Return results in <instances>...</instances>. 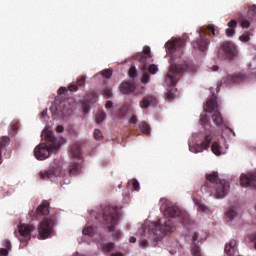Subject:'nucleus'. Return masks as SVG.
Listing matches in <instances>:
<instances>
[{
  "label": "nucleus",
  "instance_id": "obj_41",
  "mask_svg": "<svg viewBox=\"0 0 256 256\" xmlns=\"http://www.w3.org/2000/svg\"><path fill=\"white\" fill-rule=\"evenodd\" d=\"M70 173L72 174L79 173V165L77 163L73 162V165L70 168Z\"/></svg>",
  "mask_w": 256,
  "mask_h": 256
},
{
  "label": "nucleus",
  "instance_id": "obj_4",
  "mask_svg": "<svg viewBox=\"0 0 256 256\" xmlns=\"http://www.w3.org/2000/svg\"><path fill=\"white\" fill-rule=\"evenodd\" d=\"M207 181L202 191L208 193L214 199H223L229 193L231 185L226 180L219 179V172H211L206 175Z\"/></svg>",
  "mask_w": 256,
  "mask_h": 256
},
{
  "label": "nucleus",
  "instance_id": "obj_16",
  "mask_svg": "<svg viewBox=\"0 0 256 256\" xmlns=\"http://www.w3.org/2000/svg\"><path fill=\"white\" fill-rule=\"evenodd\" d=\"M226 219L235 225V221L241 220V212L237 208H230L226 213Z\"/></svg>",
  "mask_w": 256,
  "mask_h": 256
},
{
  "label": "nucleus",
  "instance_id": "obj_18",
  "mask_svg": "<svg viewBox=\"0 0 256 256\" xmlns=\"http://www.w3.org/2000/svg\"><path fill=\"white\" fill-rule=\"evenodd\" d=\"M86 79L87 77L85 76H81L80 78H77L76 84H70L68 86V90L72 92L79 91V87H84Z\"/></svg>",
  "mask_w": 256,
  "mask_h": 256
},
{
  "label": "nucleus",
  "instance_id": "obj_45",
  "mask_svg": "<svg viewBox=\"0 0 256 256\" xmlns=\"http://www.w3.org/2000/svg\"><path fill=\"white\" fill-rule=\"evenodd\" d=\"M226 35H227V37H233V35H235V29L234 28H227L226 29Z\"/></svg>",
  "mask_w": 256,
  "mask_h": 256
},
{
  "label": "nucleus",
  "instance_id": "obj_27",
  "mask_svg": "<svg viewBox=\"0 0 256 256\" xmlns=\"http://www.w3.org/2000/svg\"><path fill=\"white\" fill-rule=\"evenodd\" d=\"M195 205H197L198 207V211L200 213H211V210L209 209V207L205 206L203 203L194 200Z\"/></svg>",
  "mask_w": 256,
  "mask_h": 256
},
{
  "label": "nucleus",
  "instance_id": "obj_36",
  "mask_svg": "<svg viewBox=\"0 0 256 256\" xmlns=\"http://www.w3.org/2000/svg\"><path fill=\"white\" fill-rule=\"evenodd\" d=\"M248 17H251V19H256V6L253 5L251 8L248 10Z\"/></svg>",
  "mask_w": 256,
  "mask_h": 256
},
{
  "label": "nucleus",
  "instance_id": "obj_51",
  "mask_svg": "<svg viewBox=\"0 0 256 256\" xmlns=\"http://www.w3.org/2000/svg\"><path fill=\"white\" fill-rule=\"evenodd\" d=\"M130 123H132V125H137V116L132 115L130 118Z\"/></svg>",
  "mask_w": 256,
  "mask_h": 256
},
{
  "label": "nucleus",
  "instance_id": "obj_53",
  "mask_svg": "<svg viewBox=\"0 0 256 256\" xmlns=\"http://www.w3.org/2000/svg\"><path fill=\"white\" fill-rule=\"evenodd\" d=\"M56 131H57V133H63V131H64L63 126H62V125H58V126L56 127Z\"/></svg>",
  "mask_w": 256,
  "mask_h": 256
},
{
  "label": "nucleus",
  "instance_id": "obj_30",
  "mask_svg": "<svg viewBox=\"0 0 256 256\" xmlns=\"http://www.w3.org/2000/svg\"><path fill=\"white\" fill-rule=\"evenodd\" d=\"M108 231L110 233H112V237H114V239H120L121 232L119 230H115V225L114 224H112L111 226H108Z\"/></svg>",
  "mask_w": 256,
  "mask_h": 256
},
{
  "label": "nucleus",
  "instance_id": "obj_52",
  "mask_svg": "<svg viewBox=\"0 0 256 256\" xmlns=\"http://www.w3.org/2000/svg\"><path fill=\"white\" fill-rule=\"evenodd\" d=\"M105 107H106V109H113V102L107 101Z\"/></svg>",
  "mask_w": 256,
  "mask_h": 256
},
{
  "label": "nucleus",
  "instance_id": "obj_14",
  "mask_svg": "<svg viewBox=\"0 0 256 256\" xmlns=\"http://www.w3.org/2000/svg\"><path fill=\"white\" fill-rule=\"evenodd\" d=\"M153 105H157V98L153 94L145 95L140 101L141 109H149Z\"/></svg>",
  "mask_w": 256,
  "mask_h": 256
},
{
  "label": "nucleus",
  "instance_id": "obj_6",
  "mask_svg": "<svg viewBox=\"0 0 256 256\" xmlns=\"http://www.w3.org/2000/svg\"><path fill=\"white\" fill-rule=\"evenodd\" d=\"M136 59L140 63L139 67H140L141 71H147V69H148V72L151 75H155L157 73V71H159V68L157 67V65L151 64V63H153V56L151 55V48L145 47L143 49V52H139L136 55Z\"/></svg>",
  "mask_w": 256,
  "mask_h": 256
},
{
  "label": "nucleus",
  "instance_id": "obj_9",
  "mask_svg": "<svg viewBox=\"0 0 256 256\" xmlns=\"http://www.w3.org/2000/svg\"><path fill=\"white\" fill-rule=\"evenodd\" d=\"M237 51V48L235 47V44L231 42H224L219 51H218V57L220 59H233L235 57V53Z\"/></svg>",
  "mask_w": 256,
  "mask_h": 256
},
{
  "label": "nucleus",
  "instance_id": "obj_48",
  "mask_svg": "<svg viewBox=\"0 0 256 256\" xmlns=\"http://www.w3.org/2000/svg\"><path fill=\"white\" fill-rule=\"evenodd\" d=\"M228 27L230 29H235V27H237V21L236 20H231L230 22H228Z\"/></svg>",
  "mask_w": 256,
  "mask_h": 256
},
{
  "label": "nucleus",
  "instance_id": "obj_33",
  "mask_svg": "<svg viewBox=\"0 0 256 256\" xmlns=\"http://www.w3.org/2000/svg\"><path fill=\"white\" fill-rule=\"evenodd\" d=\"M128 185H132L134 191H139V189H140L139 180H137V179L130 180L128 182Z\"/></svg>",
  "mask_w": 256,
  "mask_h": 256
},
{
  "label": "nucleus",
  "instance_id": "obj_49",
  "mask_svg": "<svg viewBox=\"0 0 256 256\" xmlns=\"http://www.w3.org/2000/svg\"><path fill=\"white\" fill-rule=\"evenodd\" d=\"M9 255V250L5 248L0 249V256H8Z\"/></svg>",
  "mask_w": 256,
  "mask_h": 256
},
{
  "label": "nucleus",
  "instance_id": "obj_61",
  "mask_svg": "<svg viewBox=\"0 0 256 256\" xmlns=\"http://www.w3.org/2000/svg\"><path fill=\"white\" fill-rule=\"evenodd\" d=\"M161 209H163V205L161 206Z\"/></svg>",
  "mask_w": 256,
  "mask_h": 256
},
{
  "label": "nucleus",
  "instance_id": "obj_32",
  "mask_svg": "<svg viewBox=\"0 0 256 256\" xmlns=\"http://www.w3.org/2000/svg\"><path fill=\"white\" fill-rule=\"evenodd\" d=\"M97 99H99V95L95 92H91L88 94V103H97Z\"/></svg>",
  "mask_w": 256,
  "mask_h": 256
},
{
  "label": "nucleus",
  "instance_id": "obj_25",
  "mask_svg": "<svg viewBox=\"0 0 256 256\" xmlns=\"http://www.w3.org/2000/svg\"><path fill=\"white\" fill-rule=\"evenodd\" d=\"M71 155L74 159H81V146L73 145L71 148Z\"/></svg>",
  "mask_w": 256,
  "mask_h": 256
},
{
  "label": "nucleus",
  "instance_id": "obj_54",
  "mask_svg": "<svg viewBox=\"0 0 256 256\" xmlns=\"http://www.w3.org/2000/svg\"><path fill=\"white\" fill-rule=\"evenodd\" d=\"M4 243H5V247H7V249L11 248V242H9V240H5Z\"/></svg>",
  "mask_w": 256,
  "mask_h": 256
},
{
  "label": "nucleus",
  "instance_id": "obj_58",
  "mask_svg": "<svg viewBox=\"0 0 256 256\" xmlns=\"http://www.w3.org/2000/svg\"><path fill=\"white\" fill-rule=\"evenodd\" d=\"M113 256H123V254H121V253H116V254H114Z\"/></svg>",
  "mask_w": 256,
  "mask_h": 256
},
{
  "label": "nucleus",
  "instance_id": "obj_21",
  "mask_svg": "<svg viewBox=\"0 0 256 256\" xmlns=\"http://www.w3.org/2000/svg\"><path fill=\"white\" fill-rule=\"evenodd\" d=\"M211 151L214 153V155H224L225 151L222 147H220L219 142H213L211 146Z\"/></svg>",
  "mask_w": 256,
  "mask_h": 256
},
{
  "label": "nucleus",
  "instance_id": "obj_5",
  "mask_svg": "<svg viewBox=\"0 0 256 256\" xmlns=\"http://www.w3.org/2000/svg\"><path fill=\"white\" fill-rule=\"evenodd\" d=\"M197 66L193 64V62L188 61L183 64H171L169 72L166 75L165 81L166 85L169 87H175L177 85V81L183 77L184 73H196Z\"/></svg>",
  "mask_w": 256,
  "mask_h": 256
},
{
  "label": "nucleus",
  "instance_id": "obj_31",
  "mask_svg": "<svg viewBox=\"0 0 256 256\" xmlns=\"http://www.w3.org/2000/svg\"><path fill=\"white\" fill-rule=\"evenodd\" d=\"M102 95L105 99H111L113 97V90L111 88L103 89Z\"/></svg>",
  "mask_w": 256,
  "mask_h": 256
},
{
  "label": "nucleus",
  "instance_id": "obj_15",
  "mask_svg": "<svg viewBox=\"0 0 256 256\" xmlns=\"http://www.w3.org/2000/svg\"><path fill=\"white\" fill-rule=\"evenodd\" d=\"M224 252L227 256H235L239 253V249L237 248V241L236 240H230L228 243H226Z\"/></svg>",
  "mask_w": 256,
  "mask_h": 256
},
{
  "label": "nucleus",
  "instance_id": "obj_40",
  "mask_svg": "<svg viewBox=\"0 0 256 256\" xmlns=\"http://www.w3.org/2000/svg\"><path fill=\"white\" fill-rule=\"evenodd\" d=\"M129 76L133 79L134 77L137 76V69L135 66H131L129 69Z\"/></svg>",
  "mask_w": 256,
  "mask_h": 256
},
{
  "label": "nucleus",
  "instance_id": "obj_7",
  "mask_svg": "<svg viewBox=\"0 0 256 256\" xmlns=\"http://www.w3.org/2000/svg\"><path fill=\"white\" fill-rule=\"evenodd\" d=\"M213 35L215 37V26L208 25L207 28L202 27L199 30V38L192 42V47L198 49V51H207L209 47V37Z\"/></svg>",
  "mask_w": 256,
  "mask_h": 256
},
{
  "label": "nucleus",
  "instance_id": "obj_23",
  "mask_svg": "<svg viewBox=\"0 0 256 256\" xmlns=\"http://www.w3.org/2000/svg\"><path fill=\"white\" fill-rule=\"evenodd\" d=\"M216 107H217V101L215 99H210L206 103V112L213 113Z\"/></svg>",
  "mask_w": 256,
  "mask_h": 256
},
{
  "label": "nucleus",
  "instance_id": "obj_22",
  "mask_svg": "<svg viewBox=\"0 0 256 256\" xmlns=\"http://www.w3.org/2000/svg\"><path fill=\"white\" fill-rule=\"evenodd\" d=\"M212 121L217 125V127H221V125H223V117H221V113L219 111H215L213 113Z\"/></svg>",
  "mask_w": 256,
  "mask_h": 256
},
{
  "label": "nucleus",
  "instance_id": "obj_3",
  "mask_svg": "<svg viewBox=\"0 0 256 256\" xmlns=\"http://www.w3.org/2000/svg\"><path fill=\"white\" fill-rule=\"evenodd\" d=\"M46 143H40L34 149V157L38 159V161H45L51 156V152L59 151L61 149V145H64L65 138H57L53 135L51 130H46L44 132Z\"/></svg>",
  "mask_w": 256,
  "mask_h": 256
},
{
  "label": "nucleus",
  "instance_id": "obj_39",
  "mask_svg": "<svg viewBox=\"0 0 256 256\" xmlns=\"http://www.w3.org/2000/svg\"><path fill=\"white\" fill-rule=\"evenodd\" d=\"M127 114V108L125 106H122L119 110H118V117H125V115Z\"/></svg>",
  "mask_w": 256,
  "mask_h": 256
},
{
  "label": "nucleus",
  "instance_id": "obj_50",
  "mask_svg": "<svg viewBox=\"0 0 256 256\" xmlns=\"http://www.w3.org/2000/svg\"><path fill=\"white\" fill-rule=\"evenodd\" d=\"M82 109L84 113H89V104L83 103L82 104Z\"/></svg>",
  "mask_w": 256,
  "mask_h": 256
},
{
  "label": "nucleus",
  "instance_id": "obj_29",
  "mask_svg": "<svg viewBox=\"0 0 256 256\" xmlns=\"http://www.w3.org/2000/svg\"><path fill=\"white\" fill-rule=\"evenodd\" d=\"M11 142V138L4 136L0 139V159H1V149H5L7 145Z\"/></svg>",
  "mask_w": 256,
  "mask_h": 256
},
{
  "label": "nucleus",
  "instance_id": "obj_47",
  "mask_svg": "<svg viewBox=\"0 0 256 256\" xmlns=\"http://www.w3.org/2000/svg\"><path fill=\"white\" fill-rule=\"evenodd\" d=\"M67 91H69V88L67 89L66 87H60L58 89V95H65V93H67Z\"/></svg>",
  "mask_w": 256,
  "mask_h": 256
},
{
  "label": "nucleus",
  "instance_id": "obj_20",
  "mask_svg": "<svg viewBox=\"0 0 256 256\" xmlns=\"http://www.w3.org/2000/svg\"><path fill=\"white\" fill-rule=\"evenodd\" d=\"M229 79L232 81V83H242V81L247 79V76L243 73H236L232 76H229Z\"/></svg>",
  "mask_w": 256,
  "mask_h": 256
},
{
  "label": "nucleus",
  "instance_id": "obj_26",
  "mask_svg": "<svg viewBox=\"0 0 256 256\" xmlns=\"http://www.w3.org/2000/svg\"><path fill=\"white\" fill-rule=\"evenodd\" d=\"M139 129L145 135H151V127L149 126V124H147V122H140Z\"/></svg>",
  "mask_w": 256,
  "mask_h": 256
},
{
  "label": "nucleus",
  "instance_id": "obj_24",
  "mask_svg": "<svg viewBox=\"0 0 256 256\" xmlns=\"http://www.w3.org/2000/svg\"><path fill=\"white\" fill-rule=\"evenodd\" d=\"M59 168L55 169V170H50L47 173L41 172V178L45 179L46 177H48V179H53V175H55V177H59Z\"/></svg>",
  "mask_w": 256,
  "mask_h": 256
},
{
  "label": "nucleus",
  "instance_id": "obj_10",
  "mask_svg": "<svg viewBox=\"0 0 256 256\" xmlns=\"http://www.w3.org/2000/svg\"><path fill=\"white\" fill-rule=\"evenodd\" d=\"M211 141H213V136L207 135L201 144H189V150L191 153H202V151H207V149L211 147Z\"/></svg>",
  "mask_w": 256,
  "mask_h": 256
},
{
  "label": "nucleus",
  "instance_id": "obj_2",
  "mask_svg": "<svg viewBox=\"0 0 256 256\" xmlns=\"http://www.w3.org/2000/svg\"><path fill=\"white\" fill-rule=\"evenodd\" d=\"M53 227H55V219L46 218L39 224L37 231H35V227L31 224H22L18 226V230L14 231V235L19 239L20 243L27 245V241L31 237H37L38 239L51 237L53 235Z\"/></svg>",
  "mask_w": 256,
  "mask_h": 256
},
{
  "label": "nucleus",
  "instance_id": "obj_55",
  "mask_svg": "<svg viewBox=\"0 0 256 256\" xmlns=\"http://www.w3.org/2000/svg\"><path fill=\"white\" fill-rule=\"evenodd\" d=\"M137 241V238H135V237H133V236H131L130 238H129V242L130 243H135Z\"/></svg>",
  "mask_w": 256,
  "mask_h": 256
},
{
  "label": "nucleus",
  "instance_id": "obj_46",
  "mask_svg": "<svg viewBox=\"0 0 256 256\" xmlns=\"http://www.w3.org/2000/svg\"><path fill=\"white\" fill-rule=\"evenodd\" d=\"M240 41H242V43H247V41H249V34H242L239 37Z\"/></svg>",
  "mask_w": 256,
  "mask_h": 256
},
{
  "label": "nucleus",
  "instance_id": "obj_13",
  "mask_svg": "<svg viewBox=\"0 0 256 256\" xmlns=\"http://www.w3.org/2000/svg\"><path fill=\"white\" fill-rule=\"evenodd\" d=\"M82 235L84 239H87L89 242L97 241V230L89 224L83 228Z\"/></svg>",
  "mask_w": 256,
  "mask_h": 256
},
{
  "label": "nucleus",
  "instance_id": "obj_38",
  "mask_svg": "<svg viewBox=\"0 0 256 256\" xmlns=\"http://www.w3.org/2000/svg\"><path fill=\"white\" fill-rule=\"evenodd\" d=\"M175 89H171L167 92V99L169 101H173V99H175Z\"/></svg>",
  "mask_w": 256,
  "mask_h": 256
},
{
  "label": "nucleus",
  "instance_id": "obj_43",
  "mask_svg": "<svg viewBox=\"0 0 256 256\" xmlns=\"http://www.w3.org/2000/svg\"><path fill=\"white\" fill-rule=\"evenodd\" d=\"M102 75L105 77V79H111V76L113 75V71L104 70L102 71Z\"/></svg>",
  "mask_w": 256,
  "mask_h": 256
},
{
  "label": "nucleus",
  "instance_id": "obj_42",
  "mask_svg": "<svg viewBox=\"0 0 256 256\" xmlns=\"http://www.w3.org/2000/svg\"><path fill=\"white\" fill-rule=\"evenodd\" d=\"M149 79H150L149 73L144 72L141 78L142 83L144 84L149 83Z\"/></svg>",
  "mask_w": 256,
  "mask_h": 256
},
{
  "label": "nucleus",
  "instance_id": "obj_1",
  "mask_svg": "<svg viewBox=\"0 0 256 256\" xmlns=\"http://www.w3.org/2000/svg\"><path fill=\"white\" fill-rule=\"evenodd\" d=\"M165 220L159 219L157 222L146 220L141 228L136 232L140 247H156L167 233L171 232V219L180 218V221L185 219V213L177 206H168L165 211Z\"/></svg>",
  "mask_w": 256,
  "mask_h": 256
},
{
  "label": "nucleus",
  "instance_id": "obj_57",
  "mask_svg": "<svg viewBox=\"0 0 256 256\" xmlns=\"http://www.w3.org/2000/svg\"><path fill=\"white\" fill-rule=\"evenodd\" d=\"M254 247L256 249V233L254 234Z\"/></svg>",
  "mask_w": 256,
  "mask_h": 256
},
{
  "label": "nucleus",
  "instance_id": "obj_59",
  "mask_svg": "<svg viewBox=\"0 0 256 256\" xmlns=\"http://www.w3.org/2000/svg\"><path fill=\"white\" fill-rule=\"evenodd\" d=\"M42 115H43V116L47 115V111L44 110V111L42 112Z\"/></svg>",
  "mask_w": 256,
  "mask_h": 256
},
{
  "label": "nucleus",
  "instance_id": "obj_8",
  "mask_svg": "<svg viewBox=\"0 0 256 256\" xmlns=\"http://www.w3.org/2000/svg\"><path fill=\"white\" fill-rule=\"evenodd\" d=\"M185 239L191 245L192 255L201 256V248L199 247V243H203V241L207 239V232H190L188 235H186Z\"/></svg>",
  "mask_w": 256,
  "mask_h": 256
},
{
  "label": "nucleus",
  "instance_id": "obj_34",
  "mask_svg": "<svg viewBox=\"0 0 256 256\" xmlns=\"http://www.w3.org/2000/svg\"><path fill=\"white\" fill-rule=\"evenodd\" d=\"M113 249H115V244L113 243H107L103 245V251L106 253H110V251H113Z\"/></svg>",
  "mask_w": 256,
  "mask_h": 256
},
{
  "label": "nucleus",
  "instance_id": "obj_19",
  "mask_svg": "<svg viewBox=\"0 0 256 256\" xmlns=\"http://www.w3.org/2000/svg\"><path fill=\"white\" fill-rule=\"evenodd\" d=\"M49 215V202L44 200L37 208V217Z\"/></svg>",
  "mask_w": 256,
  "mask_h": 256
},
{
  "label": "nucleus",
  "instance_id": "obj_11",
  "mask_svg": "<svg viewBox=\"0 0 256 256\" xmlns=\"http://www.w3.org/2000/svg\"><path fill=\"white\" fill-rule=\"evenodd\" d=\"M240 185L247 189H256V173H242L240 176Z\"/></svg>",
  "mask_w": 256,
  "mask_h": 256
},
{
  "label": "nucleus",
  "instance_id": "obj_28",
  "mask_svg": "<svg viewBox=\"0 0 256 256\" xmlns=\"http://www.w3.org/2000/svg\"><path fill=\"white\" fill-rule=\"evenodd\" d=\"M112 223H117L121 218V211L118 208H113L111 212Z\"/></svg>",
  "mask_w": 256,
  "mask_h": 256
},
{
  "label": "nucleus",
  "instance_id": "obj_12",
  "mask_svg": "<svg viewBox=\"0 0 256 256\" xmlns=\"http://www.w3.org/2000/svg\"><path fill=\"white\" fill-rule=\"evenodd\" d=\"M165 47H166L167 53L172 55V57H175V53H177V51L179 53H183V47H185V42L181 39L174 40L171 42H167Z\"/></svg>",
  "mask_w": 256,
  "mask_h": 256
},
{
  "label": "nucleus",
  "instance_id": "obj_56",
  "mask_svg": "<svg viewBox=\"0 0 256 256\" xmlns=\"http://www.w3.org/2000/svg\"><path fill=\"white\" fill-rule=\"evenodd\" d=\"M212 71H219V66H213Z\"/></svg>",
  "mask_w": 256,
  "mask_h": 256
},
{
  "label": "nucleus",
  "instance_id": "obj_44",
  "mask_svg": "<svg viewBox=\"0 0 256 256\" xmlns=\"http://www.w3.org/2000/svg\"><path fill=\"white\" fill-rule=\"evenodd\" d=\"M250 26H251V22H249V20H242L241 27L243 29H249Z\"/></svg>",
  "mask_w": 256,
  "mask_h": 256
},
{
  "label": "nucleus",
  "instance_id": "obj_60",
  "mask_svg": "<svg viewBox=\"0 0 256 256\" xmlns=\"http://www.w3.org/2000/svg\"><path fill=\"white\" fill-rule=\"evenodd\" d=\"M165 201H166L165 199H161L160 200L161 203H165Z\"/></svg>",
  "mask_w": 256,
  "mask_h": 256
},
{
  "label": "nucleus",
  "instance_id": "obj_37",
  "mask_svg": "<svg viewBox=\"0 0 256 256\" xmlns=\"http://www.w3.org/2000/svg\"><path fill=\"white\" fill-rule=\"evenodd\" d=\"M106 114L105 112H98L96 115V123H103V120L105 119Z\"/></svg>",
  "mask_w": 256,
  "mask_h": 256
},
{
  "label": "nucleus",
  "instance_id": "obj_17",
  "mask_svg": "<svg viewBox=\"0 0 256 256\" xmlns=\"http://www.w3.org/2000/svg\"><path fill=\"white\" fill-rule=\"evenodd\" d=\"M119 91L122 95H129L135 91V84L131 82H122L119 86Z\"/></svg>",
  "mask_w": 256,
  "mask_h": 256
},
{
  "label": "nucleus",
  "instance_id": "obj_35",
  "mask_svg": "<svg viewBox=\"0 0 256 256\" xmlns=\"http://www.w3.org/2000/svg\"><path fill=\"white\" fill-rule=\"evenodd\" d=\"M94 138L96 139V141L103 140V132H101V130H99V129H95L94 130Z\"/></svg>",
  "mask_w": 256,
  "mask_h": 256
}]
</instances>
